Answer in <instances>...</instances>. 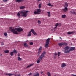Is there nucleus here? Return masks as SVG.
<instances>
[{
    "label": "nucleus",
    "instance_id": "obj_29",
    "mask_svg": "<svg viewBox=\"0 0 76 76\" xmlns=\"http://www.w3.org/2000/svg\"><path fill=\"white\" fill-rule=\"evenodd\" d=\"M63 45H66L67 44V43L66 42H62Z\"/></svg>",
    "mask_w": 76,
    "mask_h": 76
},
{
    "label": "nucleus",
    "instance_id": "obj_31",
    "mask_svg": "<svg viewBox=\"0 0 76 76\" xmlns=\"http://www.w3.org/2000/svg\"><path fill=\"white\" fill-rule=\"evenodd\" d=\"M65 7H68V4H67V2H65Z\"/></svg>",
    "mask_w": 76,
    "mask_h": 76
},
{
    "label": "nucleus",
    "instance_id": "obj_16",
    "mask_svg": "<svg viewBox=\"0 0 76 76\" xmlns=\"http://www.w3.org/2000/svg\"><path fill=\"white\" fill-rule=\"evenodd\" d=\"M24 47H29V45H27V44L26 43H25L24 44Z\"/></svg>",
    "mask_w": 76,
    "mask_h": 76
},
{
    "label": "nucleus",
    "instance_id": "obj_32",
    "mask_svg": "<svg viewBox=\"0 0 76 76\" xmlns=\"http://www.w3.org/2000/svg\"><path fill=\"white\" fill-rule=\"evenodd\" d=\"M14 76H21V75L19 74H15V75H14Z\"/></svg>",
    "mask_w": 76,
    "mask_h": 76
},
{
    "label": "nucleus",
    "instance_id": "obj_40",
    "mask_svg": "<svg viewBox=\"0 0 76 76\" xmlns=\"http://www.w3.org/2000/svg\"><path fill=\"white\" fill-rule=\"evenodd\" d=\"M38 24H41V21L39 20H38Z\"/></svg>",
    "mask_w": 76,
    "mask_h": 76
},
{
    "label": "nucleus",
    "instance_id": "obj_23",
    "mask_svg": "<svg viewBox=\"0 0 76 76\" xmlns=\"http://www.w3.org/2000/svg\"><path fill=\"white\" fill-rule=\"evenodd\" d=\"M47 13L48 15V16L49 17H50L51 16V14H50V12H48Z\"/></svg>",
    "mask_w": 76,
    "mask_h": 76
},
{
    "label": "nucleus",
    "instance_id": "obj_18",
    "mask_svg": "<svg viewBox=\"0 0 76 76\" xmlns=\"http://www.w3.org/2000/svg\"><path fill=\"white\" fill-rule=\"evenodd\" d=\"M58 45L59 46V47H62V45H63V42L61 43H58Z\"/></svg>",
    "mask_w": 76,
    "mask_h": 76
},
{
    "label": "nucleus",
    "instance_id": "obj_22",
    "mask_svg": "<svg viewBox=\"0 0 76 76\" xmlns=\"http://www.w3.org/2000/svg\"><path fill=\"white\" fill-rule=\"evenodd\" d=\"M34 13L35 15H37V14H40V13L38 12L37 11H34Z\"/></svg>",
    "mask_w": 76,
    "mask_h": 76
},
{
    "label": "nucleus",
    "instance_id": "obj_35",
    "mask_svg": "<svg viewBox=\"0 0 76 76\" xmlns=\"http://www.w3.org/2000/svg\"><path fill=\"white\" fill-rule=\"evenodd\" d=\"M39 8L40 9L41 7V4H39Z\"/></svg>",
    "mask_w": 76,
    "mask_h": 76
},
{
    "label": "nucleus",
    "instance_id": "obj_41",
    "mask_svg": "<svg viewBox=\"0 0 76 76\" xmlns=\"http://www.w3.org/2000/svg\"><path fill=\"white\" fill-rule=\"evenodd\" d=\"M33 42H30V44L31 45H33Z\"/></svg>",
    "mask_w": 76,
    "mask_h": 76
},
{
    "label": "nucleus",
    "instance_id": "obj_24",
    "mask_svg": "<svg viewBox=\"0 0 76 76\" xmlns=\"http://www.w3.org/2000/svg\"><path fill=\"white\" fill-rule=\"evenodd\" d=\"M47 75L48 76H51V73H50V72H47Z\"/></svg>",
    "mask_w": 76,
    "mask_h": 76
},
{
    "label": "nucleus",
    "instance_id": "obj_38",
    "mask_svg": "<svg viewBox=\"0 0 76 76\" xmlns=\"http://www.w3.org/2000/svg\"><path fill=\"white\" fill-rule=\"evenodd\" d=\"M4 35L5 36H7V33H4Z\"/></svg>",
    "mask_w": 76,
    "mask_h": 76
},
{
    "label": "nucleus",
    "instance_id": "obj_25",
    "mask_svg": "<svg viewBox=\"0 0 76 76\" xmlns=\"http://www.w3.org/2000/svg\"><path fill=\"white\" fill-rule=\"evenodd\" d=\"M66 15L65 14H64L62 15V18H66Z\"/></svg>",
    "mask_w": 76,
    "mask_h": 76
},
{
    "label": "nucleus",
    "instance_id": "obj_5",
    "mask_svg": "<svg viewBox=\"0 0 76 76\" xmlns=\"http://www.w3.org/2000/svg\"><path fill=\"white\" fill-rule=\"evenodd\" d=\"M46 54V52H45L44 51L42 53V54L41 55L40 57H41L42 58H43L44 57H45V55Z\"/></svg>",
    "mask_w": 76,
    "mask_h": 76
},
{
    "label": "nucleus",
    "instance_id": "obj_33",
    "mask_svg": "<svg viewBox=\"0 0 76 76\" xmlns=\"http://www.w3.org/2000/svg\"><path fill=\"white\" fill-rule=\"evenodd\" d=\"M24 7H25L23 6H21L20 7V9H24Z\"/></svg>",
    "mask_w": 76,
    "mask_h": 76
},
{
    "label": "nucleus",
    "instance_id": "obj_3",
    "mask_svg": "<svg viewBox=\"0 0 76 76\" xmlns=\"http://www.w3.org/2000/svg\"><path fill=\"white\" fill-rule=\"evenodd\" d=\"M50 38H48L46 40V42L45 46V48H48L49 47V45L48 44H50Z\"/></svg>",
    "mask_w": 76,
    "mask_h": 76
},
{
    "label": "nucleus",
    "instance_id": "obj_34",
    "mask_svg": "<svg viewBox=\"0 0 76 76\" xmlns=\"http://www.w3.org/2000/svg\"><path fill=\"white\" fill-rule=\"evenodd\" d=\"M69 50H68L67 51L66 50H64V52L65 53H70V52H69Z\"/></svg>",
    "mask_w": 76,
    "mask_h": 76
},
{
    "label": "nucleus",
    "instance_id": "obj_45",
    "mask_svg": "<svg viewBox=\"0 0 76 76\" xmlns=\"http://www.w3.org/2000/svg\"><path fill=\"white\" fill-rule=\"evenodd\" d=\"M28 75L29 76H31V75H32V73H30V74H28Z\"/></svg>",
    "mask_w": 76,
    "mask_h": 76
},
{
    "label": "nucleus",
    "instance_id": "obj_9",
    "mask_svg": "<svg viewBox=\"0 0 76 76\" xmlns=\"http://www.w3.org/2000/svg\"><path fill=\"white\" fill-rule=\"evenodd\" d=\"M75 11L74 10H72L70 12L72 14H74L75 15H76V12H74Z\"/></svg>",
    "mask_w": 76,
    "mask_h": 76
},
{
    "label": "nucleus",
    "instance_id": "obj_42",
    "mask_svg": "<svg viewBox=\"0 0 76 76\" xmlns=\"http://www.w3.org/2000/svg\"><path fill=\"white\" fill-rule=\"evenodd\" d=\"M8 0H3V1L6 3V2H7V1Z\"/></svg>",
    "mask_w": 76,
    "mask_h": 76
},
{
    "label": "nucleus",
    "instance_id": "obj_15",
    "mask_svg": "<svg viewBox=\"0 0 76 76\" xmlns=\"http://www.w3.org/2000/svg\"><path fill=\"white\" fill-rule=\"evenodd\" d=\"M31 31L29 32L27 35L28 37H31Z\"/></svg>",
    "mask_w": 76,
    "mask_h": 76
},
{
    "label": "nucleus",
    "instance_id": "obj_6",
    "mask_svg": "<svg viewBox=\"0 0 76 76\" xmlns=\"http://www.w3.org/2000/svg\"><path fill=\"white\" fill-rule=\"evenodd\" d=\"M42 59V58L39 56V57L38 58V60L37 61V63L38 64V63H40V61H41Z\"/></svg>",
    "mask_w": 76,
    "mask_h": 76
},
{
    "label": "nucleus",
    "instance_id": "obj_17",
    "mask_svg": "<svg viewBox=\"0 0 76 76\" xmlns=\"http://www.w3.org/2000/svg\"><path fill=\"white\" fill-rule=\"evenodd\" d=\"M36 11L38 12V13H40L41 12V10L40 9H36Z\"/></svg>",
    "mask_w": 76,
    "mask_h": 76
},
{
    "label": "nucleus",
    "instance_id": "obj_2",
    "mask_svg": "<svg viewBox=\"0 0 76 76\" xmlns=\"http://www.w3.org/2000/svg\"><path fill=\"white\" fill-rule=\"evenodd\" d=\"M28 11H26L25 12L21 11L20 12V14L23 17H26L27 16H28Z\"/></svg>",
    "mask_w": 76,
    "mask_h": 76
},
{
    "label": "nucleus",
    "instance_id": "obj_8",
    "mask_svg": "<svg viewBox=\"0 0 76 76\" xmlns=\"http://www.w3.org/2000/svg\"><path fill=\"white\" fill-rule=\"evenodd\" d=\"M31 32H32V33L34 35H37V34L36 33V32H35V31H34V29H31Z\"/></svg>",
    "mask_w": 76,
    "mask_h": 76
},
{
    "label": "nucleus",
    "instance_id": "obj_49",
    "mask_svg": "<svg viewBox=\"0 0 76 76\" xmlns=\"http://www.w3.org/2000/svg\"><path fill=\"white\" fill-rule=\"evenodd\" d=\"M1 45H4V44L3 43H2L1 44Z\"/></svg>",
    "mask_w": 76,
    "mask_h": 76
},
{
    "label": "nucleus",
    "instance_id": "obj_1",
    "mask_svg": "<svg viewBox=\"0 0 76 76\" xmlns=\"http://www.w3.org/2000/svg\"><path fill=\"white\" fill-rule=\"evenodd\" d=\"M16 31H17L18 32H22V31H23V29L20 27H19L11 30V32H13L14 34L18 35V32Z\"/></svg>",
    "mask_w": 76,
    "mask_h": 76
},
{
    "label": "nucleus",
    "instance_id": "obj_21",
    "mask_svg": "<svg viewBox=\"0 0 76 76\" xmlns=\"http://www.w3.org/2000/svg\"><path fill=\"white\" fill-rule=\"evenodd\" d=\"M33 64H30V65H28V66H27V67L26 68H28L29 67H31V66H32V65H33Z\"/></svg>",
    "mask_w": 76,
    "mask_h": 76
},
{
    "label": "nucleus",
    "instance_id": "obj_27",
    "mask_svg": "<svg viewBox=\"0 0 76 76\" xmlns=\"http://www.w3.org/2000/svg\"><path fill=\"white\" fill-rule=\"evenodd\" d=\"M17 59L19 61H20L21 60H22V58L19 56L18 57Z\"/></svg>",
    "mask_w": 76,
    "mask_h": 76
},
{
    "label": "nucleus",
    "instance_id": "obj_28",
    "mask_svg": "<svg viewBox=\"0 0 76 76\" xmlns=\"http://www.w3.org/2000/svg\"><path fill=\"white\" fill-rule=\"evenodd\" d=\"M47 4L48 5V6H51V7L53 6L51 4V3H49L48 4Z\"/></svg>",
    "mask_w": 76,
    "mask_h": 76
},
{
    "label": "nucleus",
    "instance_id": "obj_39",
    "mask_svg": "<svg viewBox=\"0 0 76 76\" xmlns=\"http://www.w3.org/2000/svg\"><path fill=\"white\" fill-rule=\"evenodd\" d=\"M58 56H60V52H58Z\"/></svg>",
    "mask_w": 76,
    "mask_h": 76
},
{
    "label": "nucleus",
    "instance_id": "obj_20",
    "mask_svg": "<svg viewBox=\"0 0 76 76\" xmlns=\"http://www.w3.org/2000/svg\"><path fill=\"white\" fill-rule=\"evenodd\" d=\"M4 53H5V54H7V53H9V51L8 50H5L4 51Z\"/></svg>",
    "mask_w": 76,
    "mask_h": 76
},
{
    "label": "nucleus",
    "instance_id": "obj_46",
    "mask_svg": "<svg viewBox=\"0 0 76 76\" xmlns=\"http://www.w3.org/2000/svg\"><path fill=\"white\" fill-rule=\"evenodd\" d=\"M58 25L59 26H61V23H58Z\"/></svg>",
    "mask_w": 76,
    "mask_h": 76
},
{
    "label": "nucleus",
    "instance_id": "obj_47",
    "mask_svg": "<svg viewBox=\"0 0 76 76\" xmlns=\"http://www.w3.org/2000/svg\"><path fill=\"white\" fill-rule=\"evenodd\" d=\"M18 56H20V54H19V53H18Z\"/></svg>",
    "mask_w": 76,
    "mask_h": 76
},
{
    "label": "nucleus",
    "instance_id": "obj_52",
    "mask_svg": "<svg viewBox=\"0 0 76 76\" xmlns=\"http://www.w3.org/2000/svg\"><path fill=\"white\" fill-rule=\"evenodd\" d=\"M10 29H12V27H10Z\"/></svg>",
    "mask_w": 76,
    "mask_h": 76
},
{
    "label": "nucleus",
    "instance_id": "obj_10",
    "mask_svg": "<svg viewBox=\"0 0 76 76\" xmlns=\"http://www.w3.org/2000/svg\"><path fill=\"white\" fill-rule=\"evenodd\" d=\"M66 66V64L65 63H63L62 64V65L61 66V67L63 68V67H65Z\"/></svg>",
    "mask_w": 76,
    "mask_h": 76
},
{
    "label": "nucleus",
    "instance_id": "obj_4",
    "mask_svg": "<svg viewBox=\"0 0 76 76\" xmlns=\"http://www.w3.org/2000/svg\"><path fill=\"white\" fill-rule=\"evenodd\" d=\"M41 50H42V47L40 46L38 49V51L37 53V55L38 56H39L41 53Z\"/></svg>",
    "mask_w": 76,
    "mask_h": 76
},
{
    "label": "nucleus",
    "instance_id": "obj_44",
    "mask_svg": "<svg viewBox=\"0 0 76 76\" xmlns=\"http://www.w3.org/2000/svg\"><path fill=\"white\" fill-rule=\"evenodd\" d=\"M54 55H55V56H57V53H56V52L55 53H54Z\"/></svg>",
    "mask_w": 76,
    "mask_h": 76
},
{
    "label": "nucleus",
    "instance_id": "obj_36",
    "mask_svg": "<svg viewBox=\"0 0 76 76\" xmlns=\"http://www.w3.org/2000/svg\"><path fill=\"white\" fill-rule=\"evenodd\" d=\"M58 23H57L55 25L56 27H55V29H56V28L57 27V26H58Z\"/></svg>",
    "mask_w": 76,
    "mask_h": 76
},
{
    "label": "nucleus",
    "instance_id": "obj_19",
    "mask_svg": "<svg viewBox=\"0 0 76 76\" xmlns=\"http://www.w3.org/2000/svg\"><path fill=\"white\" fill-rule=\"evenodd\" d=\"M17 16L19 18H20V13L19 12H18L17 14Z\"/></svg>",
    "mask_w": 76,
    "mask_h": 76
},
{
    "label": "nucleus",
    "instance_id": "obj_26",
    "mask_svg": "<svg viewBox=\"0 0 76 76\" xmlns=\"http://www.w3.org/2000/svg\"><path fill=\"white\" fill-rule=\"evenodd\" d=\"M10 56H12L13 55V54H14L13 52H10Z\"/></svg>",
    "mask_w": 76,
    "mask_h": 76
},
{
    "label": "nucleus",
    "instance_id": "obj_50",
    "mask_svg": "<svg viewBox=\"0 0 76 76\" xmlns=\"http://www.w3.org/2000/svg\"><path fill=\"white\" fill-rule=\"evenodd\" d=\"M59 38H60L61 39H62V38L61 37H59Z\"/></svg>",
    "mask_w": 76,
    "mask_h": 76
},
{
    "label": "nucleus",
    "instance_id": "obj_48",
    "mask_svg": "<svg viewBox=\"0 0 76 76\" xmlns=\"http://www.w3.org/2000/svg\"><path fill=\"white\" fill-rule=\"evenodd\" d=\"M41 74H42V73H43V72H41Z\"/></svg>",
    "mask_w": 76,
    "mask_h": 76
},
{
    "label": "nucleus",
    "instance_id": "obj_30",
    "mask_svg": "<svg viewBox=\"0 0 76 76\" xmlns=\"http://www.w3.org/2000/svg\"><path fill=\"white\" fill-rule=\"evenodd\" d=\"M13 53H15V54H17V51L16 50V49H15L13 51Z\"/></svg>",
    "mask_w": 76,
    "mask_h": 76
},
{
    "label": "nucleus",
    "instance_id": "obj_37",
    "mask_svg": "<svg viewBox=\"0 0 76 76\" xmlns=\"http://www.w3.org/2000/svg\"><path fill=\"white\" fill-rule=\"evenodd\" d=\"M73 33V32H68V35H71V34H72Z\"/></svg>",
    "mask_w": 76,
    "mask_h": 76
},
{
    "label": "nucleus",
    "instance_id": "obj_14",
    "mask_svg": "<svg viewBox=\"0 0 76 76\" xmlns=\"http://www.w3.org/2000/svg\"><path fill=\"white\" fill-rule=\"evenodd\" d=\"M33 76H39V74L38 72H36L35 74Z\"/></svg>",
    "mask_w": 76,
    "mask_h": 76
},
{
    "label": "nucleus",
    "instance_id": "obj_11",
    "mask_svg": "<svg viewBox=\"0 0 76 76\" xmlns=\"http://www.w3.org/2000/svg\"><path fill=\"white\" fill-rule=\"evenodd\" d=\"M68 10L67 8L65 7L64 9H62V10L64 12H66Z\"/></svg>",
    "mask_w": 76,
    "mask_h": 76
},
{
    "label": "nucleus",
    "instance_id": "obj_43",
    "mask_svg": "<svg viewBox=\"0 0 76 76\" xmlns=\"http://www.w3.org/2000/svg\"><path fill=\"white\" fill-rule=\"evenodd\" d=\"M72 76H76V75L71 74Z\"/></svg>",
    "mask_w": 76,
    "mask_h": 76
},
{
    "label": "nucleus",
    "instance_id": "obj_7",
    "mask_svg": "<svg viewBox=\"0 0 76 76\" xmlns=\"http://www.w3.org/2000/svg\"><path fill=\"white\" fill-rule=\"evenodd\" d=\"M75 50V47H72L70 48V49L68 50V52H70L72 51H74Z\"/></svg>",
    "mask_w": 76,
    "mask_h": 76
},
{
    "label": "nucleus",
    "instance_id": "obj_54",
    "mask_svg": "<svg viewBox=\"0 0 76 76\" xmlns=\"http://www.w3.org/2000/svg\"><path fill=\"white\" fill-rule=\"evenodd\" d=\"M14 73H15V72H14Z\"/></svg>",
    "mask_w": 76,
    "mask_h": 76
},
{
    "label": "nucleus",
    "instance_id": "obj_53",
    "mask_svg": "<svg viewBox=\"0 0 76 76\" xmlns=\"http://www.w3.org/2000/svg\"><path fill=\"white\" fill-rule=\"evenodd\" d=\"M54 76H56V75H54Z\"/></svg>",
    "mask_w": 76,
    "mask_h": 76
},
{
    "label": "nucleus",
    "instance_id": "obj_51",
    "mask_svg": "<svg viewBox=\"0 0 76 76\" xmlns=\"http://www.w3.org/2000/svg\"><path fill=\"white\" fill-rule=\"evenodd\" d=\"M37 0V1H41V0Z\"/></svg>",
    "mask_w": 76,
    "mask_h": 76
},
{
    "label": "nucleus",
    "instance_id": "obj_12",
    "mask_svg": "<svg viewBox=\"0 0 76 76\" xmlns=\"http://www.w3.org/2000/svg\"><path fill=\"white\" fill-rule=\"evenodd\" d=\"M64 50H69V47L68 46H66L65 47Z\"/></svg>",
    "mask_w": 76,
    "mask_h": 76
},
{
    "label": "nucleus",
    "instance_id": "obj_13",
    "mask_svg": "<svg viewBox=\"0 0 76 76\" xmlns=\"http://www.w3.org/2000/svg\"><path fill=\"white\" fill-rule=\"evenodd\" d=\"M24 0H16V1L18 3H21L22 1H23Z\"/></svg>",
    "mask_w": 76,
    "mask_h": 76
}]
</instances>
